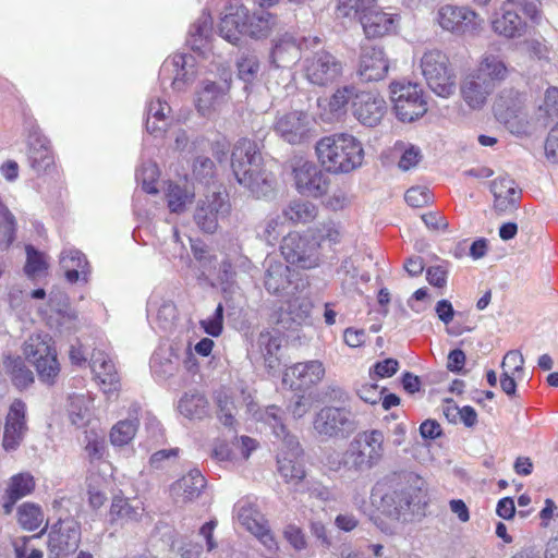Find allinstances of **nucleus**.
Masks as SVG:
<instances>
[{"label":"nucleus","mask_w":558,"mask_h":558,"mask_svg":"<svg viewBox=\"0 0 558 558\" xmlns=\"http://www.w3.org/2000/svg\"><path fill=\"white\" fill-rule=\"evenodd\" d=\"M404 198L410 206L420 208L432 201V194L425 186H413L405 192Z\"/></svg>","instance_id":"obj_64"},{"label":"nucleus","mask_w":558,"mask_h":558,"mask_svg":"<svg viewBox=\"0 0 558 558\" xmlns=\"http://www.w3.org/2000/svg\"><path fill=\"white\" fill-rule=\"evenodd\" d=\"M239 77L245 83H252L259 72V62L256 56H242L238 61Z\"/></svg>","instance_id":"obj_58"},{"label":"nucleus","mask_w":558,"mask_h":558,"mask_svg":"<svg viewBox=\"0 0 558 558\" xmlns=\"http://www.w3.org/2000/svg\"><path fill=\"white\" fill-rule=\"evenodd\" d=\"M205 486V477L194 469L170 486V494L175 502H187L197 498Z\"/></svg>","instance_id":"obj_30"},{"label":"nucleus","mask_w":558,"mask_h":558,"mask_svg":"<svg viewBox=\"0 0 558 558\" xmlns=\"http://www.w3.org/2000/svg\"><path fill=\"white\" fill-rule=\"evenodd\" d=\"M93 401L84 396L76 395L70 398L68 408L69 420L77 428L87 426L92 420Z\"/></svg>","instance_id":"obj_42"},{"label":"nucleus","mask_w":558,"mask_h":558,"mask_svg":"<svg viewBox=\"0 0 558 558\" xmlns=\"http://www.w3.org/2000/svg\"><path fill=\"white\" fill-rule=\"evenodd\" d=\"M138 423L136 420H122L114 424L110 432L113 446L128 445L135 436Z\"/></svg>","instance_id":"obj_53"},{"label":"nucleus","mask_w":558,"mask_h":558,"mask_svg":"<svg viewBox=\"0 0 558 558\" xmlns=\"http://www.w3.org/2000/svg\"><path fill=\"white\" fill-rule=\"evenodd\" d=\"M511 71L512 69L499 54L485 52L480 59L476 74L495 88L497 84L509 77Z\"/></svg>","instance_id":"obj_29"},{"label":"nucleus","mask_w":558,"mask_h":558,"mask_svg":"<svg viewBox=\"0 0 558 558\" xmlns=\"http://www.w3.org/2000/svg\"><path fill=\"white\" fill-rule=\"evenodd\" d=\"M81 542V525L72 518L59 520L48 534L49 558H59L75 551Z\"/></svg>","instance_id":"obj_17"},{"label":"nucleus","mask_w":558,"mask_h":558,"mask_svg":"<svg viewBox=\"0 0 558 558\" xmlns=\"http://www.w3.org/2000/svg\"><path fill=\"white\" fill-rule=\"evenodd\" d=\"M179 411L189 418H202L208 412V401L199 392L185 393L179 401Z\"/></svg>","instance_id":"obj_46"},{"label":"nucleus","mask_w":558,"mask_h":558,"mask_svg":"<svg viewBox=\"0 0 558 558\" xmlns=\"http://www.w3.org/2000/svg\"><path fill=\"white\" fill-rule=\"evenodd\" d=\"M60 266L70 283H75L81 278L84 281L87 280L88 262L81 251L75 248L63 250L60 256Z\"/></svg>","instance_id":"obj_34"},{"label":"nucleus","mask_w":558,"mask_h":558,"mask_svg":"<svg viewBox=\"0 0 558 558\" xmlns=\"http://www.w3.org/2000/svg\"><path fill=\"white\" fill-rule=\"evenodd\" d=\"M159 178V169L155 162H144L136 171V181L142 189L148 194H157L158 189L155 183Z\"/></svg>","instance_id":"obj_54"},{"label":"nucleus","mask_w":558,"mask_h":558,"mask_svg":"<svg viewBox=\"0 0 558 558\" xmlns=\"http://www.w3.org/2000/svg\"><path fill=\"white\" fill-rule=\"evenodd\" d=\"M340 239V231L333 221H326L320 223L315 232L313 233V242H317L318 246L320 243L328 241L330 243H337Z\"/></svg>","instance_id":"obj_61"},{"label":"nucleus","mask_w":558,"mask_h":558,"mask_svg":"<svg viewBox=\"0 0 558 558\" xmlns=\"http://www.w3.org/2000/svg\"><path fill=\"white\" fill-rule=\"evenodd\" d=\"M539 112L546 120L558 121V88L549 87L546 90L544 104L539 107Z\"/></svg>","instance_id":"obj_62"},{"label":"nucleus","mask_w":558,"mask_h":558,"mask_svg":"<svg viewBox=\"0 0 558 558\" xmlns=\"http://www.w3.org/2000/svg\"><path fill=\"white\" fill-rule=\"evenodd\" d=\"M26 255L27 259L24 270L28 277L38 276L47 269V263L43 254H40L32 245L26 246Z\"/></svg>","instance_id":"obj_59"},{"label":"nucleus","mask_w":558,"mask_h":558,"mask_svg":"<svg viewBox=\"0 0 558 558\" xmlns=\"http://www.w3.org/2000/svg\"><path fill=\"white\" fill-rule=\"evenodd\" d=\"M541 0H504L499 10L490 16L492 32L505 39H518L525 36L527 22L518 10L533 24L538 25L543 20Z\"/></svg>","instance_id":"obj_7"},{"label":"nucleus","mask_w":558,"mask_h":558,"mask_svg":"<svg viewBox=\"0 0 558 558\" xmlns=\"http://www.w3.org/2000/svg\"><path fill=\"white\" fill-rule=\"evenodd\" d=\"M301 59V49L295 39L284 36L271 51V61L277 69H291Z\"/></svg>","instance_id":"obj_36"},{"label":"nucleus","mask_w":558,"mask_h":558,"mask_svg":"<svg viewBox=\"0 0 558 558\" xmlns=\"http://www.w3.org/2000/svg\"><path fill=\"white\" fill-rule=\"evenodd\" d=\"M216 402L218 407V417L226 426H233L235 407L230 395L226 390L216 392Z\"/></svg>","instance_id":"obj_57"},{"label":"nucleus","mask_w":558,"mask_h":558,"mask_svg":"<svg viewBox=\"0 0 558 558\" xmlns=\"http://www.w3.org/2000/svg\"><path fill=\"white\" fill-rule=\"evenodd\" d=\"M35 478L29 472H21L9 478L4 492V504L2 506L4 514H10L13 506L20 499L31 495L35 489Z\"/></svg>","instance_id":"obj_31"},{"label":"nucleus","mask_w":558,"mask_h":558,"mask_svg":"<svg viewBox=\"0 0 558 558\" xmlns=\"http://www.w3.org/2000/svg\"><path fill=\"white\" fill-rule=\"evenodd\" d=\"M286 222L282 215H269L259 226L258 236L269 245L276 244L284 231Z\"/></svg>","instance_id":"obj_51"},{"label":"nucleus","mask_w":558,"mask_h":558,"mask_svg":"<svg viewBox=\"0 0 558 558\" xmlns=\"http://www.w3.org/2000/svg\"><path fill=\"white\" fill-rule=\"evenodd\" d=\"M28 430L26 404L15 399L7 413L1 446L4 451L13 452L20 448Z\"/></svg>","instance_id":"obj_20"},{"label":"nucleus","mask_w":558,"mask_h":558,"mask_svg":"<svg viewBox=\"0 0 558 558\" xmlns=\"http://www.w3.org/2000/svg\"><path fill=\"white\" fill-rule=\"evenodd\" d=\"M179 453V448L158 450L150 456L149 465L156 471H167L177 463Z\"/></svg>","instance_id":"obj_56"},{"label":"nucleus","mask_w":558,"mask_h":558,"mask_svg":"<svg viewBox=\"0 0 558 558\" xmlns=\"http://www.w3.org/2000/svg\"><path fill=\"white\" fill-rule=\"evenodd\" d=\"M265 288L271 294H281L290 283V268L282 262L274 257H267L265 260Z\"/></svg>","instance_id":"obj_33"},{"label":"nucleus","mask_w":558,"mask_h":558,"mask_svg":"<svg viewBox=\"0 0 558 558\" xmlns=\"http://www.w3.org/2000/svg\"><path fill=\"white\" fill-rule=\"evenodd\" d=\"M317 215V206L303 199L291 201L282 210L283 218L293 225H306L312 222Z\"/></svg>","instance_id":"obj_40"},{"label":"nucleus","mask_w":558,"mask_h":558,"mask_svg":"<svg viewBox=\"0 0 558 558\" xmlns=\"http://www.w3.org/2000/svg\"><path fill=\"white\" fill-rule=\"evenodd\" d=\"M260 420L272 428L277 438L282 439V446L277 454L278 472L286 483L298 485L305 477L302 449L295 436L290 435L283 424V411L270 405L260 414Z\"/></svg>","instance_id":"obj_5"},{"label":"nucleus","mask_w":558,"mask_h":558,"mask_svg":"<svg viewBox=\"0 0 558 558\" xmlns=\"http://www.w3.org/2000/svg\"><path fill=\"white\" fill-rule=\"evenodd\" d=\"M235 513L240 524L257 537L267 550L276 553L279 549L264 515L254 505L248 501H240L235 506Z\"/></svg>","instance_id":"obj_19"},{"label":"nucleus","mask_w":558,"mask_h":558,"mask_svg":"<svg viewBox=\"0 0 558 558\" xmlns=\"http://www.w3.org/2000/svg\"><path fill=\"white\" fill-rule=\"evenodd\" d=\"M490 191L495 197V207L499 210L513 206L519 197L515 183L508 175L495 179L490 184Z\"/></svg>","instance_id":"obj_39"},{"label":"nucleus","mask_w":558,"mask_h":558,"mask_svg":"<svg viewBox=\"0 0 558 558\" xmlns=\"http://www.w3.org/2000/svg\"><path fill=\"white\" fill-rule=\"evenodd\" d=\"M325 373V366L318 360L299 362L286 369L282 383L291 390L305 391L318 385Z\"/></svg>","instance_id":"obj_21"},{"label":"nucleus","mask_w":558,"mask_h":558,"mask_svg":"<svg viewBox=\"0 0 558 558\" xmlns=\"http://www.w3.org/2000/svg\"><path fill=\"white\" fill-rule=\"evenodd\" d=\"M28 159L31 167L38 173L46 171L53 163V156L48 140L37 133L31 135Z\"/></svg>","instance_id":"obj_37"},{"label":"nucleus","mask_w":558,"mask_h":558,"mask_svg":"<svg viewBox=\"0 0 558 558\" xmlns=\"http://www.w3.org/2000/svg\"><path fill=\"white\" fill-rule=\"evenodd\" d=\"M257 345L264 357L265 365L269 369L277 368L279 366L278 352L281 348L280 339L268 331L260 332L257 339Z\"/></svg>","instance_id":"obj_47"},{"label":"nucleus","mask_w":558,"mask_h":558,"mask_svg":"<svg viewBox=\"0 0 558 558\" xmlns=\"http://www.w3.org/2000/svg\"><path fill=\"white\" fill-rule=\"evenodd\" d=\"M437 21L440 27L456 35H477L484 19L468 7L446 4L439 8Z\"/></svg>","instance_id":"obj_14"},{"label":"nucleus","mask_w":558,"mask_h":558,"mask_svg":"<svg viewBox=\"0 0 558 558\" xmlns=\"http://www.w3.org/2000/svg\"><path fill=\"white\" fill-rule=\"evenodd\" d=\"M276 24V19L267 11L260 10L253 14L248 13L245 19L244 35L252 38L267 37Z\"/></svg>","instance_id":"obj_44"},{"label":"nucleus","mask_w":558,"mask_h":558,"mask_svg":"<svg viewBox=\"0 0 558 558\" xmlns=\"http://www.w3.org/2000/svg\"><path fill=\"white\" fill-rule=\"evenodd\" d=\"M360 23L367 38H378L391 34L396 29V19L392 14L384 12L372 0L369 8L361 15Z\"/></svg>","instance_id":"obj_28"},{"label":"nucleus","mask_w":558,"mask_h":558,"mask_svg":"<svg viewBox=\"0 0 558 558\" xmlns=\"http://www.w3.org/2000/svg\"><path fill=\"white\" fill-rule=\"evenodd\" d=\"M356 428L355 415L345 407L326 405L313 417V429L324 439H345Z\"/></svg>","instance_id":"obj_10"},{"label":"nucleus","mask_w":558,"mask_h":558,"mask_svg":"<svg viewBox=\"0 0 558 558\" xmlns=\"http://www.w3.org/2000/svg\"><path fill=\"white\" fill-rule=\"evenodd\" d=\"M420 68L428 87L439 97L451 96L457 87L449 58L438 49L424 52Z\"/></svg>","instance_id":"obj_9"},{"label":"nucleus","mask_w":558,"mask_h":558,"mask_svg":"<svg viewBox=\"0 0 558 558\" xmlns=\"http://www.w3.org/2000/svg\"><path fill=\"white\" fill-rule=\"evenodd\" d=\"M142 502H131L129 499L114 496L110 507V518L112 521L133 522L138 521L143 514Z\"/></svg>","instance_id":"obj_41"},{"label":"nucleus","mask_w":558,"mask_h":558,"mask_svg":"<svg viewBox=\"0 0 558 558\" xmlns=\"http://www.w3.org/2000/svg\"><path fill=\"white\" fill-rule=\"evenodd\" d=\"M231 168L240 185L256 198H266L274 194L276 179L263 162L256 142L240 138L231 153Z\"/></svg>","instance_id":"obj_1"},{"label":"nucleus","mask_w":558,"mask_h":558,"mask_svg":"<svg viewBox=\"0 0 558 558\" xmlns=\"http://www.w3.org/2000/svg\"><path fill=\"white\" fill-rule=\"evenodd\" d=\"M281 254L292 265L311 269L318 265V244L298 232L283 236L280 246Z\"/></svg>","instance_id":"obj_16"},{"label":"nucleus","mask_w":558,"mask_h":558,"mask_svg":"<svg viewBox=\"0 0 558 558\" xmlns=\"http://www.w3.org/2000/svg\"><path fill=\"white\" fill-rule=\"evenodd\" d=\"M317 159L325 171L332 174L350 173L363 163L362 143L348 133L322 137L315 145Z\"/></svg>","instance_id":"obj_4"},{"label":"nucleus","mask_w":558,"mask_h":558,"mask_svg":"<svg viewBox=\"0 0 558 558\" xmlns=\"http://www.w3.org/2000/svg\"><path fill=\"white\" fill-rule=\"evenodd\" d=\"M349 105L354 118L369 128L378 125L387 112V104L379 93L363 90L354 85L337 88L329 100V108L336 113L345 112Z\"/></svg>","instance_id":"obj_6"},{"label":"nucleus","mask_w":558,"mask_h":558,"mask_svg":"<svg viewBox=\"0 0 558 558\" xmlns=\"http://www.w3.org/2000/svg\"><path fill=\"white\" fill-rule=\"evenodd\" d=\"M428 502L425 481L414 474L402 476V482L381 496L379 509L388 518L397 521H411L422 514Z\"/></svg>","instance_id":"obj_3"},{"label":"nucleus","mask_w":558,"mask_h":558,"mask_svg":"<svg viewBox=\"0 0 558 558\" xmlns=\"http://www.w3.org/2000/svg\"><path fill=\"white\" fill-rule=\"evenodd\" d=\"M369 3H372V0H338L336 16L337 19L349 20L359 17L360 21L365 9L369 8Z\"/></svg>","instance_id":"obj_55"},{"label":"nucleus","mask_w":558,"mask_h":558,"mask_svg":"<svg viewBox=\"0 0 558 558\" xmlns=\"http://www.w3.org/2000/svg\"><path fill=\"white\" fill-rule=\"evenodd\" d=\"M230 85L227 81L222 83L209 80L202 81L196 92L195 106L199 114L209 117L211 113L219 111L229 100Z\"/></svg>","instance_id":"obj_24"},{"label":"nucleus","mask_w":558,"mask_h":558,"mask_svg":"<svg viewBox=\"0 0 558 558\" xmlns=\"http://www.w3.org/2000/svg\"><path fill=\"white\" fill-rule=\"evenodd\" d=\"M170 107L160 99L151 100L147 106L146 130L148 133L161 134L168 125V113Z\"/></svg>","instance_id":"obj_43"},{"label":"nucleus","mask_w":558,"mask_h":558,"mask_svg":"<svg viewBox=\"0 0 558 558\" xmlns=\"http://www.w3.org/2000/svg\"><path fill=\"white\" fill-rule=\"evenodd\" d=\"M49 305L60 316V326L64 324H71L68 328L75 329V323L77 320V314L73 311L68 303L66 295L61 291H52L49 294Z\"/></svg>","instance_id":"obj_50"},{"label":"nucleus","mask_w":558,"mask_h":558,"mask_svg":"<svg viewBox=\"0 0 558 558\" xmlns=\"http://www.w3.org/2000/svg\"><path fill=\"white\" fill-rule=\"evenodd\" d=\"M248 17V10L244 7H238L234 12L226 14L219 23L220 36L231 44H238L241 36L244 35L245 19Z\"/></svg>","instance_id":"obj_35"},{"label":"nucleus","mask_w":558,"mask_h":558,"mask_svg":"<svg viewBox=\"0 0 558 558\" xmlns=\"http://www.w3.org/2000/svg\"><path fill=\"white\" fill-rule=\"evenodd\" d=\"M389 70V62L379 46L363 45L361 48L357 74L365 82L383 80Z\"/></svg>","instance_id":"obj_26"},{"label":"nucleus","mask_w":558,"mask_h":558,"mask_svg":"<svg viewBox=\"0 0 558 558\" xmlns=\"http://www.w3.org/2000/svg\"><path fill=\"white\" fill-rule=\"evenodd\" d=\"M45 514L39 505L24 502L17 508V522L26 531H35L41 526Z\"/></svg>","instance_id":"obj_49"},{"label":"nucleus","mask_w":558,"mask_h":558,"mask_svg":"<svg viewBox=\"0 0 558 558\" xmlns=\"http://www.w3.org/2000/svg\"><path fill=\"white\" fill-rule=\"evenodd\" d=\"M304 72L310 83L326 86L341 75L342 63L330 52L318 51L305 59Z\"/></svg>","instance_id":"obj_18"},{"label":"nucleus","mask_w":558,"mask_h":558,"mask_svg":"<svg viewBox=\"0 0 558 558\" xmlns=\"http://www.w3.org/2000/svg\"><path fill=\"white\" fill-rule=\"evenodd\" d=\"M389 88L390 99L399 120L412 122L426 113L427 102L416 83L392 82Z\"/></svg>","instance_id":"obj_12"},{"label":"nucleus","mask_w":558,"mask_h":558,"mask_svg":"<svg viewBox=\"0 0 558 558\" xmlns=\"http://www.w3.org/2000/svg\"><path fill=\"white\" fill-rule=\"evenodd\" d=\"M310 130L308 114L298 110L278 114L274 123L276 134L292 145L303 143L308 137Z\"/></svg>","instance_id":"obj_23"},{"label":"nucleus","mask_w":558,"mask_h":558,"mask_svg":"<svg viewBox=\"0 0 558 558\" xmlns=\"http://www.w3.org/2000/svg\"><path fill=\"white\" fill-rule=\"evenodd\" d=\"M295 187L302 195L320 197L327 193L329 179L314 162L304 161L293 168Z\"/></svg>","instance_id":"obj_22"},{"label":"nucleus","mask_w":558,"mask_h":558,"mask_svg":"<svg viewBox=\"0 0 558 558\" xmlns=\"http://www.w3.org/2000/svg\"><path fill=\"white\" fill-rule=\"evenodd\" d=\"M84 450L90 462L102 460L107 453L105 434L95 428L86 432Z\"/></svg>","instance_id":"obj_52"},{"label":"nucleus","mask_w":558,"mask_h":558,"mask_svg":"<svg viewBox=\"0 0 558 558\" xmlns=\"http://www.w3.org/2000/svg\"><path fill=\"white\" fill-rule=\"evenodd\" d=\"M213 31V20L209 13L203 12L191 25L187 44L192 50L205 53L209 44V36Z\"/></svg>","instance_id":"obj_38"},{"label":"nucleus","mask_w":558,"mask_h":558,"mask_svg":"<svg viewBox=\"0 0 558 558\" xmlns=\"http://www.w3.org/2000/svg\"><path fill=\"white\" fill-rule=\"evenodd\" d=\"M201 326L211 337L221 335L223 329V306L221 303L218 304L211 317L201 320Z\"/></svg>","instance_id":"obj_63"},{"label":"nucleus","mask_w":558,"mask_h":558,"mask_svg":"<svg viewBox=\"0 0 558 558\" xmlns=\"http://www.w3.org/2000/svg\"><path fill=\"white\" fill-rule=\"evenodd\" d=\"M178 317L177 306L170 300H163L157 308V322L163 330L170 329Z\"/></svg>","instance_id":"obj_60"},{"label":"nucleus","mask_w":558,"mask_h":558,"mask_svg":"<svg viewBox=\"0 0 558 558\" xmlns=\"http://www.w3.org/2000/svg\"><path fill=\"white\" fill-rule=\"evenodd\" d=\"M194 192L186 186L170 182L166 191L168 208L171 213L181 214L193 202Z\"/></svg>","instance_id":"obj_48"},{"label":"nucleus","mask_w":558,"mask_h":558,"mask_svg":"<svg viewBox=\"0 0 558 558\" xmlns=\"http://www.w3.org/2000/svg\"><path fill=\"white\" fill-rule=\"evenodd\" d=\"M198 66L196 57L191 53H174L167 58L159 71L161 85L170 82L175 92H182L196 78Z\"/></svg>","instance_id":"obj_13"},{"label":"nucleus","mask_w":558,"mask_h":558,"mask_svg":"<svg viewBox=\"0 0 558 558\" xmlns=\"http://www.w3.org/2000/svg\"><path fill=\"white\" fill-rule=\"evenodd\" d=\"M386 437L381 429L372 428L357 433L340 459L328 458L332 471L345 470L361 473L377 466L385 457Z\"/></svg>","instance_id":"obj_2"},{"label":"nucleus","mask_w":558,"mask_h":558,"mask_svg":"<svg viewBox=\"0 0 558 558\" xmlns=\"http://www.w3.org/2000/svg\"><path fill=\"white\" fill-rule=\"evenodd\" d=\"M231 204L228 194L214 192L198 202L194 220L198 228L206 233H214L218 222L229 216Z\"/></svg>","instance_id":"obj_15"},{"label":"nucleus","mask_w":558,"mask_h":558,"mask_svg":"<svg viewBox=\"0 0 558 558\" xmlns=\"http://www.w3.org/2000/svg\"><path fill=\"white\" fill-rule=\"evenodd\" d=\"M526 95L514 87L501 88L493 104L496 119L505 124L511 132H523L527 124L525 111Z\"/></svg>","instance_id":"obj_11"},{"label":"nucleus","mask_w":558,"mask_h":558,"mask_svg":"<svg viewBox=\"0 0 558 558\" xmlns=\"http://www.w3.org/2000/svg\"><path fill=\"white\" fill-rule=\"evenodd\" d=\"M184 355H191L189 349H181L175 345H160L151 355L150 371L158 380H167L174 376L179 369Z\"/></svg>","instance_id":"obj_25"},{"label":"nucleus","mask_w":558,"mask_h":558,"mask_svg":"<svg viewBox=\"0 0 558 558\" xmlns=\"http://www.w3.org/2000/svg\"><path fill=\"white\" fill-rule=\"evenodd\" d=\"M25 357L35 366L38 378L53 385L60 374V363L52 338L47 333H33L23 344Z\"/></svg>","instance_id":"obj_8"},{"label":"nucleus","mask_w":558,"mask_h":558,"mask_svg":"<svg viewBox=\"0 0 558 558\" xmlns=\"http://www.w3.org/2000/svg\"><path fill=\"white\" fill-rule=\"evenodd\" d=\"M89 366L106 395H113L120 389V377L114 362L108 353L102 350H94Z\"/></svg>","instance_id":"obj_27"},{"label":"nucleus","mask_w":558,"mask_h":558,"mask_svg":"<svg viewBox=\"0 0 558 558\" xmlns=\"http://www.w3.org/2000/svg\"><path fill=\"white\" fill-rule=\"evenodd\" d=\"M494 88L478 75H468L461 85V95L472 109H481L487 101Z\"/></svg>","instance_id":"obj_32"},{"label":"nucleus","mask_w":558,"mask_h":558,"mask_svg":"<svg viewBox=\"0 0 558 558\" xmlns=\"http://www.w3.org/2000/svg\"><path fill=\"white\" fill-rule=\"evenodd\" d=\"M3 366L19 389H24L34 381L33 372L25 365L21 356L5 355Z\"/></svg>","instance_id":"obj_45"}]
</instances>
